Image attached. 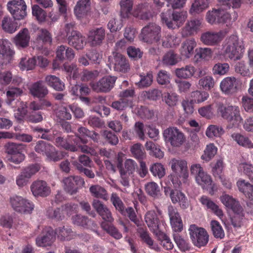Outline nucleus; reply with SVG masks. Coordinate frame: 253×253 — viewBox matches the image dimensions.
I'll return each instance as SVG.
<instances>
[{
  "label": "nucleus",
  "instance_id": "nucleus-1",
  "mask_svg": "<svg viewBox=\"0 0 253 253\" xmlns=\"http://www.w3.org/2000/svg\"><path fill=\"white\" fill-rule=\"evenodd\" d=\"M165 0L171 5L172 9L164 10L161 13L160 15L162 22L169 29L179 28L187 19V13L184 10H175L174 9L182 7L186 0Z\"/></svg>",
  "mask_w": 253,
  "mask_h": 253
},
{
  "label": "nucleus",
  "instance_id": "nucleus-2",
  "mask_svg": "<svg viewBox=\"0 0 253 253\" xmlns=\"http://www.w3.org/2000/svg\"><path fill=\"white\" fill-rule=\"evenodd\" d=\"M78 131L80 136L76 135L69 136L66 139L62 137H57L55 139L56 145L72 152L77 151V146L79 147L81 142L83 144H86L87 142V140L84 137H88L91 133L90 130L83 126L80 127L78 129Z\"/></svg>",
  "mask_w": 253,
  "mask_h": 253
},
{
  "label": "nucleus",
  "instance_id": "nucleus-3",
  "mask_svg": "<svg viewBox=\"0 0 253 253\" xmlns=\"http://www.w3.org/2000/svg\"><path fill=\"white\" fill-rule=\"evenodd\" d=\"M225 57L231 60L241 59L245 52V47L242 41L237 36L232 35L226 38L223 47Z\"/></svg>",
  "mask_w": 253,
  "mask_h": 253
},
{
  "label": "nucleus",
  "instance_id": "nucleus-4",
  "mask_svg": "<svg viewBox=\"0 0 253 253\" xmlns=\"http://www.w3.org/2000/svg\"><path fill=\"white\" fill-rule=\"evenodd\" d=\"M218 114L229 124L230 127H237L243 119L240 109L236 105H224L219 104L217 107Z\"/></svg>",
  "mask_w": 253,
  "mask_h": 253
},
{
  "label": "nucleus",
  "instance_id": "nucleus-5",
  "mask_svg": "<svg viewBox=\"0 0 253 253\" xmlns=\"http://www.w3.org/2000/svg\"><path fill=\"white\" fill-rule=\"evenodd\" d=\"M228 9L220 6L218 9L212 8L208 11L206 15L207 21L211 24H230L231 15L227 11Z\"/></svg>",
  "mask_w": 253,
  "mask_h": 253
},
{
  "label": "nucleus",
  "instance_id": "nucleus-6",
  "mask_svg": "<svg viewBox=\"0 0 253 253\" xmlns=\"http://www.w3.org/2000/svg\"><path fill=\"white\" fill-rule=\"evenodd\" d=\"M188 231L191 241L195 246L201 248L208 244L209 235L204 228L192 224L190 226Z\"/></svg>",
  "mask_w": 253,
  "mask_h": 253
},
{
  "label": "nucleus",
  "instance_id": "nucleus-7",
  "mask_svg": "<svg viewBox=\"0 0 253 253\" xmlns=\"http://www.w3.org/2000/svg\"><path fill=\"white\" fill-rule=\"evenodd\" d=\"M24 145L20 143L8 142L5 145V152L7 153V159L15 164H18L23 161L25 156L23 154Z\"/></svg>",
  "mask_w": 253,
  "mask_h": 253
},
{
  "label": "nucleus",
  "instance_id": "nucleus-8",
  "mask_svg": "<svg viewBox=\"0 0 253 253\" xmlns=\"http://www.w3.org/2000/svg\"><path fill=\"white\" fill-rule=\"evenodd\" d=\"M161 37V28L155 23H149L141 30L140 38L143 42L148 43L158 42Z\"/></svg>",
  "mask_w": 253,
  "mask_h": 253
},
{
  "label": "nucleus",
  "instance_id": "nucleus-9",
  "mask_svg": "<svg viewBox=\"0 0 253 253\" xmlns=\"http://www.w3.org/2000/svg\"><path fill=\"white\" fill-rule=\"evenodd\" d=\"M10 203L16 211L20 213H30L34 208V205L32 202L21 196H13L10 197Z\"/></svg>",
  "mask_w": 253,
  "mask_h": 253
},
{
  "label": "nucleus",
  "instance_id": "nucleus-10",
  "mask_svg": "<svg viewBox=\"0 0 253 253\" xmlns=\"http://www.w3.org/2000/svg\"><path fill=\"white\" fill-rule=\"evenodd\" d=\"M7 9L15 20H21L26 15V5L24 0H10Z\"/></svg>",
  "mask_w": 253,
  "mask_h": 253
},
{
  "label": "nucleus",
  "instance_id": "nucleus-11",
  "mask_svg": "<svg viewBox=\"0 0 253 253\" xmlns=\"http://www.w3.org/2000/svg\"><path fill=\"white\" fill-rule=\"evenodd\" d=\"M117 79L116 76H105L90 86L97 92H108L114 87Z\"/></svg>",
  "mask_w": 253,
  "mask_h": 253
},
{
  "label": "nucleus",
  "instance_id": "nucleus-12",
  "mask_svg": "<svg viewBox=\"0 0 253 253\" xmlns=\"http://www.w3.org/2000/svg\"><path fill=\"white\" fill-rule=\"evenodd\" d=\"M164 137L166 140L170 142L174 147L181 145L185 140L184 134L176 127H169L163 132Z\"/></svg>",
  "mask_w": 253,
  "mask_h": 253
},
{
  "label": "nucleus",
  "instance_id": "nucleus-13",
  "mask_svg": "<svg viewBox=\"0 0 253 253\" xmlns=\"http://www.w3.org/2000/svg\"><path fill=\"white\" fill-rule=\"evenodd\" d=\"M145 220L150 230L155 235L162 231L165 227V222L159 219L157 214L154 211H149L146 213Z\"/></svg>",
  "mask_w": 253,
  "mask_h": 253
},
{
  "label": "nucleus",
  "instance_id": "nucleus-14",
  "mask_svg": "<svg viewBox=\"0 0 253 253\" xmlns=\"http://www.w3.org/2000/svg\"><path fill=\"white\" fill-rule=\"evenodd\" d=\"M63 183L65 190L71 195L76 194L78 189L84 184V179L78 175H71L64 178Z\"/></svg>",
  "mask_w": 253,
  "mask_h": 253
},
{
  "label": "nucleus",
  "instance_id": "nucleus-15",
  "mask_svg": "<svg viewBox=\"0 0 253 253\" xmlns=\"http://www.w3.org/2000/svg\"><path fill=\"white\" fill-rule=\"evenodd\" d=\"M203 19L200 17L192 18L188 20L182 30V36L187 37L196 34L203 26Z\"/></svg>",
  "mask_w": 253,
  "mask_h": 253
},
{
  "label": "nucleus",
  "instance_id": "nucleus-16",
  "mask_svg": "<svg viewBox=\"0 0 253 253\" xmlns=\"http://www.w3.org/2000/svg\"><path fill=\"white\" fill-rule=\"evenodd\" d=\"M224 36L223 32L221 31L218 32L208 31L202 34L200 40L205 45L214 46L219 43Z\"/></svg>",
  "mask_w": 253,
  "mask_h": 253
},
{
  "label": "nucleus",
  "instance_id": "nucleus-17",
  "mask_svg": "<svg viewBox=\"0 0 253 253\" xmlns=\"http://www.w3.org/2000/svg\"><path fill=\"white\" fill-rule=\"evenodd\" d=\"M220 200L226 208L231 210L234 213L239 215L242 214L243 209L240 202L232 196L223 194L220 196Z\"/></svg>",
  "mask_w": 253,
  "mask_h": 253
},
{
  "label": "nucleus",
  "instance_id": "nucleus-18",
  "mask_svg": "<svg viewBox=\"0 0 253 253\" xmlns=\"http://www.w3.org/2000/svg\"><path fill=\"white\" fill-rule=\"evenodd\" d=\"M55 239V233L53 229L50 227H47L42 231V235L36 238V245L41 247L49 246L52 244Z\"/></svg>",
  "mask_w": 253,
  "mask_h": 253
},
{
  "label": "nucleus",
  "instance_id": "nucleus-19",
  "mask_svg": "<svg viewBox=\"0 0 253 253\" xmlns=\"http://www.w3.org/2000/svg\"><path fill=\"white\" fill-rule=\"evenodd\" d=\"M123 162V157L119 155L116 161V165L120 174H132L137 166L135 162L132 159H128L125 161L124 164Z\"/></svg>",
  "mask_w": 253,
  "mask_h": 253
},
{
  "label": "nucleus",
  "instance_id": "nucleus-20",
  "mask_svg": "<svg viewBox=\"0 0 253 253\" xmlns=\"http://www.w3.org/2000/svg\"><path fill=\"white\" fill-rule=\"evenodd\" d=\"M220 87L223 92L226 94H232L236 93L239 89L238 82L234 77L224 78L220 83Z\"/></svg>",
  "mask_w": 253,
  "mask_h": 253
},
{
  "label": "nucleus",
  "instance_id": "nucleus-21",
  "mask_svg": "<svg viewBox=\"0 0 253 253\" xmlns=\"http://www.w3.org/2000/svg\"><path fill=\"white\" fill-rule=\"evenodd\" d=\"M115 71L125 73L129 69L128 60L126 57L119 53H114L111 60Z\"/></svg>",
  "mask_w": 253,
  "mask_h": 253
},
{
  "label": "nucleus",
  "instance_id": "nucleus-22",
  "mask_svg": "<svg viewBox=\"0 0 253 253\" xmlns=\"http://www.w3.org/2000/svg\"><path fill=\"white\" fill-rule=\"evenodd\" d=\"M168 213L173 231L180 232L183 229V224L177 209L172 206H169Z\"/></svg>",
  "mask_w": 253,
  "mask_h": 253
},
{
  "label": "nucleus",
  "instance_id": "nucleus-23",
  "mask_svg": "<svg viewBox=\"0 0 253 253\" xmlns=\"http://www.w3.org/2000/svg\"><path fill=\"white\" fill-rule=\"evenodd\" d=\"M31 190L35 197H45L50 193V188L43 180H37L31 185Z\"/></svg>",
  "mask_w": 253,
  "mask_h": 253
},
{
  "label": "nucleus",
  "instance_id": "nucleus-24",
  "mask_svg": "<svg viewBox=\"0 0 253 253\" xmlns=\"http://www.w3.org/2000/svg\"><path fill=\"white\" fill-rule=\"evenodd\" d=\"M105 37V30L103 27L94 28L89 30L87 39L92 46L100 45Z\"/></svg>",
  "mask_w": 253,
  "mask_h": 253
},
{
  "label": "nucleus",
  "instance_id": "nucleus-25",
  "mask_svg": "<svg viewBox=\"0 0 253 253\" xmlns=\"http://www.w3.org/2000/svg\"><path fill=\"white\" fill-rule=\"evenodd\" d=\"M151 4L147 2L139 4L132 12V15L140 20H147L152 16Z\"/></svg>",
  "mask_w": 253,
  "mask_h": 253
},
{
  "label": "nucleus",
  "instance_id": "nucleus-26",
  "mask_svg": "<svg viewBox=\"0 0 253 253\" xmlns=\"http://www.w3.org/2000/svg\"><path fill=\"white\" fill-rule=\"evenodd\" d=\"M30 40V36L28 30L24 28L14 38L13 42L18 49H22L29 46Z\"/></svg>",
  "mask_w": 253,
  "mask_h": 253
},
{
  "label": "nucleus",
  "instance_id": "nucleus-27",
  "mask_svg": "<svg viewBox=\"0 0 253 253\" xmlns=\"http://www.w3.org/2000/svg\"><path fill=\"white\" fill-rule=\"evenodd\" d=\"M196 45L197 43L194 38L186 39L182 43L180 48L181 55L186 58H189L193 55Z\"/></svg>",
  "mask_w": 253,
  "mask_h": 253
},
{
  "label": "nucleus",
  "instance_id": "nucleus-28",
  "mask_svg": "<svg viewBox=\"0 0 253 253\" xmlns=\"http://www.w3.org/2000/svg\"><path fill=\"white\" fill-rule=\"evenodd\" d=\"M68 44L77 50L82 49L85 44V38L79 32H74L68 38Z\"/></svg>",
  "mask_w": 253,
  "mask_h": 253
},
{
  "label": "nucleus",
  "instance_id": "nucleus-29",
  "mask_svg": "<svg viewBox=\"0 0 253 253\" xmlns=\"http://www.w3.org/2000/svg\"><path fill=\"white\" fill-rule=\"evenodd\" d=\"M31 94L35 97L44 98L48 93V90L42 81L34 83L30 88Z\"/></svg>",
  "mask_w": 253,
  "mask_h": 253
},
{
  "label": "nucleus",
  "instance_id": "nucleus-30",
  "mask_svg": "<svg viewBox=\"0 0 253 253\" xmlns=\"http://www.w3.org/2000/svg\"><path fill=\"white\" fill-rule=\"evenodd\" d=\"M92 206L103 219L108 222L113 220L110 210L99 200H94Z\"/></svg>",
  "mask_w": 253,
  "mask_h": 253
},
{
  "label": "nucleus",
  "instance_id": "nucleus-31",
  "mask_svg": "<svg viewBox=\"0 0 253 253\" xmlns=\"http://www.w3.org/2000/svg\"><path fill=\"white\" fill-rule=\"evenodd\" d=\"M75 57L73 49L67 46L61 45L57 47L56 58L61 61L64 60H72Z\"/></svg>",
  "mask_w": 253,
  "mask_h": 253
},
{
  "label": "nucleus",
  "instance_id": "nucleus-32",
  "mask_svg": "<svg viewBox=\"0 0 253 253\" xmlns=\"http://www.w3.org/2000/svg\"><path fill=\"white\" fill-rule=\"evenodd\" d=\"M169 164L172 171L175 174H188L187 163L186 161L172 159Z\"/></svg>",
  "mask_w": 253,
  "mask_h": 253
},
{
  "label": "nucleus",
  "instance_id": "nucleus-33",
  "mask_svg": "<svg viewBox=\"0 0 253 253\" xmlns=\"http://www.w3.org/2000/svg\"><path fill=\"white\" fill-rule=\"evenodd\" d=\"M10 45L8 40L0 39V54L8 60H10L15 54V51L10 48Z\"/></svg>",
  "mask_w": 253,
  "mask_h": 253
},
{
  "label": "nucleus",
  "instance_id": "nucleus-34",
  "mask_svg": "<svg viewBox=\"0 0 253 253\" xmlns=\"http://www.w3.org/2000/svg\"><path fill=\"white\" fill-rule=\"evenodd\" d=\"M200 201L203 205L206 206L208 209L211 210L219 217L221 218L223 216V213L222 210L208 197L203 196L200 198Z\"/></svg>",
  "mask_w": 253,
  "mask_h": 253
},
{
  "label": "nucleus",
  "instance_id": "nucleus-35",
  "mask_svg": "<svg viewBox=\"0 0 253 253\" xmlns=\"http://www.w3.org/2000/svg\"><path fill=\"white\" fill-rule=\"evenodd\" d=\"M170 198L173 203H179L181 208L185 209L188 207V202L185 195L181 191L174 190L170 192Z\"/></svg>",
  "mask_w": 253,
  "mask_h": 253
},
{
  "label": "nucleus",
  "instance_id": "nucleus-36",
  "mask_svg": "<svg viewBox=\"0 0 253 253\" xmlns=\"http://www.w3.org/2000/svg\"><path fill=\"white\" fill-rule=\"evenodd\" d=\"M79 160L81 164L77 161H74L73 163V165L76 167L79 171L83 172L84 174H91V171L88 169L84 168L82 165L83 164L85 167H90L91 163L90 158L85 155H82L79 157Z\"/></svg>",
  "mask_w": 253,
  "mask_h": 253
},
{
  "label": "nucleus",
  "instance_id": "nucleus-37",
  "mask_svg": "<svg viewBox=\"0 0 253 253\" xmlns=\"http://www.w3.org/2000/svg\"><path fill=\"white\" fill-rule=\"evenodd\" d=\"M195 179L203 189L213 191L214 184L210 175H196Z\"/></svg>",
  "mask_w": 253,
  "mask_h": 253
},
{
  "label": "nucleus",
  "instance_id": "nucleus-38",
  "mask_svg": "<svg viewBox=\"0 0 253 253\" xmlns=\"http://www.w3.org/2000/svg\"><path fill=\"white\" fill-rule=\"evenodd\" d=\"M45 82L47 84L57 91H62L65 88V85L63 82L58 78L54 75H48L45 78Z\"/></svg>",
  "mask_w": 253,
  "mask_h": 253
},
{
  "label": "nucleus",
  "instance_id": "nucleus-39",
  "mask_svg": "<svg viewBox=\"0 0 253 253\" xmlns=\"http://www.w3.org/2000/svg\"><path fill=\"white\" fill-rule=\"evenodd\" d=\"M138 233L141 242L146 244L149 248L156 250L157 246L154 243V240L151 237L149 232L143 228H139Z\"/></svg>",
  "mask_w": 253,
  "mask_h": 253
},
{
  "label": "nucleus",
  "instance_id": "nucleus-40",
  "mask_svg": "<svg viewBox=\"0 0 253 253\" xmlns=\"http://www.w3.org/2000/svg\"><path fill=\"white\" fill-rule=\"evenodd\" d=\"M90 5V0H80L74 8V13L78 18L84 15Z\"/></svg>",
  "mask_w": 253,
  "mask_h": 253
},
{
  "label": "nucleus",
  "instance_id": "nucleus-41",
  "mask_svg": "<svg viewBox=\"0 0 253 253\" xmlns=\"http://www.w3.org/2000/svg\"><path fill=\"white\" fill-rule=\"evenodd\" d=\"M209 4L208 0H195L189 9L191 15L200 13L207 9Z\"/></svg>",
  "mask_w": 253,
  "mask_h": 253
},
{
  "label": "nucleus",
  "instance_id": "nucleus-42",
  "mask_svg": "<svg viewBox=\"0 0 253 253\" xmlns=\"http://www.w3.org/2000/svg\"><path fill=\"white\" fill-rule=\"evenodd\" d=\"M195 72V68L192 65H186L175 70L176 76L180 79H189L192 77Z\"/></svg>",
  "mask_w": 253,
  "mask_h": 253
},
{
  "label": "nucleus",
  "instance_id": "nucleus-43",
  "mask_svg": "<svg viewBox=\"0 0 253 253\" xmlns=\"http://www.w3.org/2000/svg\"><path fill=\"white\" fill-rule=\"evenodd\" d=\"M237 184L239 191L243 193L246 198L253 201V185L246 182L245 180L239 181Z\"/></svg>",
  "mask_w": 253,
  "mask_h": 253
},
{
  "label": "nucleus",
  "instance_id": "nucleus-44",
  "mask_svg": "<svg viewBox=\"0 0 253 253\" xmlns=\"http://www.w3.org/2000/svg\"><path fill=\"white\" fill-rule=\"evenodd\" d=\"M231 136L240 146L249 149L253 148V143L247 136L239 133H234Z\"/></svg>",
  "mask_w": 253,
  "mask_h": 253
},
{
  "label": "nucleus",
  "instance_id": "nucleus-45",
  "mask_svg": "<svg viewBox=\"0 0 253 253\" xmlns=\"http://www.w3.org/2000/svg\"><path fill=\"white\" fill-rule=\"evenodd\" d=\"M180 60V58L179 55L173 51L170 50L164 55L162 62L163 64L167 66H173L176 64Z\"/></svg>",
  "mask_w": 253,
  "mask_h": 253
},
{
  "label": "nucleus",
  "instance_id": "nucleus-46",
  "mask_svg": "<svg viewBox=\"0 0 253 253\" xmlns=\"http://www.w3.org/2000/svg\"><path fill=\"white\" fill-rule=\"evenodd\" d=\"M121 15L123 18H127L132 14L133 2L132 0H122L120 2Z\"/></svg>",
  "mask_w": 253,
  "mask_h": 253
},
{
  "label": "nucleus",
  "instance_id": "nucleus-47",
  "mask_svg": "<svg viewBox=\"0 0 253 253\" xmlns=\"http://www.w3.org/2000/svg\"><path fill=\"white\" fill-rule=\"evenodd\" d=\"M210 225L212 234L216 239H222L225 237L224 230L220 223L215 220H212Z\"/></svg>",
  "mask_w": 253,
  "mask_h": 253
},
{
  "label": "nucleus",
  "instance_id": "nucleus-48",
  "mask_svg": "<svg viewBox=\"0 0 253 253\" xmlns=\"http://www.w3.org/2000/svg\"><path fill=\"white\" fill-rule=\"evenodd\" d=\"M102 228L106 231L110 236L115 239L119 240L122 238L123 236L119 230L112 224L106 222L101 223Z\"/></svg>",
  "mask_w": 253,
  "mask_h": 253
},
{
  "label": "nucleus",
  "instance_id": "nucleus-49",
  "mask_svg": "<svg viewBox=\"0 0 253 253\" xmlns=\"http://www.w3.org/2000/svg\"><path fill=\"white\" fill-rule=\"evenodd\" d=\"M36 65H37L36 57L32 58L25 57L21 59L19 67L21 70H32L35 68Z\"/></svg>",
  "mask_w": 253,
  "mask_h": 253
},
{
  "label": "nucleus",
  "instance_id": "nucleus-50",
  "mask_svg": "<svg viewBox=\"0 0 253 253\" xmlns=\"http://www.w3.org/2000/svg\"><path fill=\"white\" fill-rule=\"evenodd\" d=\"M132 105V99L125 97L121 98L119 100L112 102L111 107L118 111L125 110L128 107H131Z\"/></svg>",
  "mask_w": 253,
  "mask_h": 253
},
{
  "label": "nucleus",
  "instance_id": "nucleus-51",
  "mask_svg": "<svg viewBox=\"0 0 253 253\" xmlns=\"http://www.w3.org/2000/svg\"><path fill=\"white\" fill-rule=\"evenodd\" d=\"M53 149V146L52 145L43 140L39 141L35 147L36 152L46 156L49 154L50 150Z\"/></svg>",
  "mask_w": 253,
  "mask_h": 253
},
{
  "label": "nucleus",
  "instance_id": "nucleus-52",
  "mask_svg": "<svg viewBox=\"0 0 253 253\" xmlns=\"http://www.w3.org/2000/svg\"><path fill=\"white\" fill-rule=\"evenodd\" d=\"M36 41L39 44H50L52 42L51 35L47 30L42 29L38 31Z\"/></svg>",
  "mask_w": 253,
  "mask_h": 253
},
{
  "label": "nucleus",
  "instance_id": "nucleus-53",
  "mask_svg": "<svg viewBox=\"0 0 253 253\" xmlns=\"http://www.w3.org/2000/svg\"><path fill=\"white\" fill-rule=\"evenodd\" d=\"M47 172V169L39 163L30 164L24 169V174Z\"/></svg>",
  "mask_w": 253,
  "mask_h": 253
},
{
  "label": "nucleus",
  "instance_id": "nucleus-54",
  "mask_svg": "<svg viewBox=\"0 0 253 253\" xmlns=\"http://www.w3.org/2000/svg\"><path fill=\"white\" fill-rule=\"evenodd\" d=\"M198 84L201 88L206 90H210L214 87L215 82L212 76L208 75L201 77Z\"/></svg>",
  "mask_w": 253,
  "mask_h": 253
},
{
  "label": "nucleus",
  "instance_id": "nucleus-55",
  "mask_svg": "<svg viewBox=\"0 0 253 253\" xmlns=\"http://www.w3.org/2000/svg\"><path fill=\"white\" fill-rule=\"evenodd\" d=\"M195 58L197 61L204 59L205 60H210L212 55V51L210 48H199L196 49Z\"/></svg>",
  "mask_w": 253,
  "mask_h": 253
},
{
  "label": "nucleus",
  "instance_id": "nucleus-56",
  "mask_svg": "<svg viewBox=\"0 0 253 253\" xmlns=\"http://www.w3.org/2000/svg\"><path fill=\"white\" fill-rule=\"evenodd\" d=\"M147 150L150 151V155L156 158L161 159L164 157V152L160 149L159 146L152 141H147L145 144Z\"/></svg>",
  "mask_w": 253,
  "mask_h": 253
},
{
  "label": "nucleus",
  "instance_id": "nucleus-57",
  "mask_svg": "<svg viewBox=\"0 0 253 253\" xmlns=\"http://www.w3.org/2000/svg\"><path fill=\"white\" fill-rule=\"evenodd\" d=\"M17 109L14 113L15 117L19 121L22 120L27 113V106L23 101H17Z\"/></svg>",
  "mask_w": 253,
  "mask_h": 253
},
{
  "label": "nucleus",
  "instance_id": "nucleus-58",
  "mask_svg": "<svg viewBox=\"0 0 253 253\" xmlns=\"http://www.w3.org/2000/svg\"><path fill=\"white\" fill-rule=\"evenodd\" d=\"M55 236L56 235L61 240H69L71 239V235L72 230L69 227H65V226L59 227L55 229L54 231Z\"/></svg>",
  "mask_w": 253,
  "mask_h": 253
},
{
  "label": "nucleus",
  "instance_id": "nucleus-59",
  "mask_svg": "<svg viewBox=\"0 0 253 253\" xmlns=\"http://www.w3.org/2000/svg\"><path fill=\"white\" fill-rule=\"evenodd\" d=\"M173 239L180 250L183 252L189 250L190 247L188 242L185 240L177 233L173 235Z\"/></svg>",
  "mask_w": 253,
  "mask_h": 253
},
{
  "label": "nucleus",
  "instance_id": "nucleus-60",
  "mask_svg": "<svg viewBox=\"0 0 253 253\" xmlns=\"http://www.w3.org/2000/svg\"><path fill=\"white\" fill-rule=\"evenodd\" d=\"M133 156L138 159L141 160L145 157V153L143 146L139 144L136 143L132 146L130 149Z\"/></svg>",
  "mask_w": 253,
  "mask_h": 253
},
{
  "label": "nucleus",
  "instance_id": "nucleus-61",
  "mask_svg": "<svg viewBox=\"0 0 253 253\" xmlns=\"http://www.w3.org/2000/svg\"><path fill=\"white\" fill-rule=\"evenodd\" d=\"M224 132V130L221 126L211 125L207 128L206 134V135L212 138L215 137H220Z\"/></svg>",
  "mask_w": 253,
  "mask_h": 253
},
{
  "label": "nucleus",
  "instance_id": "nucleus-62",
  "mask_svg": "<svg viewBox=\"0 0 253 253\" xmlns=\"http://www.w3.org/2000/svg\"><path fill=\"white\" fill-rule=\"evenodd\" d=\"M2 29L4 31L13 33L16 30V24L10 18L4 17L1 22Z\"/></svg>",
  "mask_w": 253,
  "mask_h": 253
},
{
  "label": "nucleus",
  "instance_id": "nucleus-63",
  "mask_svg": "<svg viewBox=\"0 0 253 253\" xmlns=\"http://www.w3.org/2000/svg\"><path fill=\"white\" fill-rule=\"evenodd\" d=\"M163 100L169 107L175 106L178 101V95L175 92H166L163 94Z\"/></svg>",
  "mask_w": 253,
  "mask_h": 253
},
{
  "label": "nucleus",
  "instance_id": "nucleus-64",
  "mask_svg": "<svg viewBox=\"0 0 253 253\" xmlns=\"http://www.w3.org/2000/svg\"><path fill=\"white\" fill-rule=\"evenodd\" d=\"M217 150V148L213 144L208 145L201 159L207 162L210 161L216 154Z\"/></svg>",
  "mask_w": 253,
  "mask_h": 253
}]
</instances>
